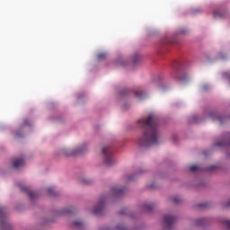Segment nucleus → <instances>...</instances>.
<instances>
[{
    "mask_svg": "<svg viewBox=\"0 0 230 230\" xmlns=\"http://www.w3.org/2000/svg\"><path fill=\"white\" fill-rule=\"evenodd\" d=\"M74 224H75V226H77L82 225V223H80V222H75Z\"/></svg>",
    "mask_w": 230,
    "mask_h": 230,
    "instance_id": "nucleus-21",
    "label": "nucleus"
},
{
    "mask_svg": "<svg viewBox=\"0 0 230 230\" xmlns=\"http://www.w3.org/2000/svg\"><path fill=\"white\" fill-rule=\"evenodd\" d=\"M134 94L137 100H144V98H146V93L141 91V90H136L134 92Z\"/></svg>",
    "mask_w": 230,
    "mask_h": 230,
    "instance_id": "nucleus-7",
    "label": "nucleus"
},
{
    "mask_svg": "<svg viewBox=\"0 0 230 230\" xmlns=\"http://www.w3.org/2000/svg\"><path fill=\"white\" fill-rule=\"evenodd\" d=\"M201 220H206V219H201Z\"/></svg>",
    "mask_w": 230,
    "mask_h": 230,
    "instance_id": "nucleus-28",
    "label": "nucleus"
},
{
    "mask_svg": "<svg viewBox=\"0 0 230 230\" xmlns=\"http://www.w3.org/2000/svg\"><path fill=\"white\" fill-rule=\"evenodd\" d=\"M13 168H21V166H24V158L22 156L15 158L13 161Z\"/></svg>",
    "mask_w": 230,
    "mask_h": 230,
    "instance_id": "nucleus-6",
    "label": "nucleus"
},
{
    "mask_svg": "<svg viewBox=\"0 0 230 230\" xmlns=\"http://www.w3.org/2000/svg\"><path fill=\"white\" fill-rule=\"evenodd\" d=\"M87 150H89V143L84 142L75 146L74 149H71L70 154H72V155H76L78 154H84V152H87Z\"/></svg>",
    "mask_w": 230,
    "mask_h": 230,
    "instance_id": "nucleus-3",
    "label": "nucleus"
},
{
    "mask_svg": "<svg viewBox=\"0 0 230 230\" xmlns=\"http://www.w3.org/2000/svg\"><path fill=\"white\" fill-rule=\"evenodd\" d=\"M104 58H107V54L102 53L98 55V59L99 60H104Z\"/></svg>",
    "mask_w": 230,
    "mask_h": 230,
    "instance_id": "nucleus-13",
    "label": "nucleus"
},
{
    "mask_svg": "<svg viewBox=\"0 0 230 230\" xmlns=\"http://www.w3.org/2000/svg\"><path fill=\"white\" fill-rule=\"evenodd\" d=\"M116 64L117 66H127V64L128 63V60H127L125 58L123 57H119L117 59H116Z\"/></svg>",
    "mask_w": 230,
    "mask_h": 230,
    "instance_id": "nucleus-8",
    "label": "nucleus"
},
{
    "mask_svg": "<svg viewBox=\"0 0 230 230\" xmlns=\"http://www.w3.org/2000/svg\"><path fill=\"white\" fill-rule=\"evenodd\" d=\"M37 195H39V194H38L37 191H35V190H30V191H29V197H30V199H35V197H37Z\"/></svg>",
    "mask_w": 230,
    "mask_h": 230,
    "instance_id": "nucleus-12",
    "label": "nucleus"
},
{
    "mask_svg": "<svg viewBox=\"0 0 230 230\" xmlns=\"http://www.w3.org/2000/svg\"><path fill=\"white\" fill-rule=\"evenodd\" d=\"M146 209H154V205H152V204H146Z\"/></svg>",
    "mask_w": 230,
    "mask_h": 230,
    "instance_id": "nucleus-17",
    "label": "nucleus"
},
{
    "mask_svg": "<svg viewBox=\"0 0 230 230\" xmlns=\"http://www.w3.org/2000/svg\"><path fill=\"white\" fill-rule=\"evenodd\" d=\"M137 62H139V56H137L134 59H133V63L136 64Z\"/></svg>",
    "mask_w": 230,
    "mask_h": 230,
    "instance_id": "nucleus-19",
    "label": "nucleus"
},
{
    "mask_svg": "<svg viewBox=\"0 0 230 230\" xmlns=\"http://www.w3.org/2000/svg\"><path fill=\"white\" fill-rule=\"evenodd\" d=\"M222 78H224V80H226V82H228V84H230V71L229 72H224L222 74Z\"/></svg>",
    "mask_w": 230,
    "mask_h": 230,
    "instance_id": "nucleus-10",
    "label": "nucleus"
},
{
    "mask_svg": "<svg viewBox=\"0 0 230 230\" xmlns=\"http://www.w3.org/2000/svg\"><path fill=\"white\" fill-rule=\"evenodd\" d=\"M209 118H211L212 119H219L220 116H218V114L216 112H211L209 113Z\"/></svg>",
    "mask_w": 230,
    "mask_h": 230,
    "instance_id": "nucleus-11",
    "label": "nucleus"
},
{
    "mask_svg": "<svg viewBox=\"0 0 230 230\" xmlns=\"http://www.w3.org/2000/svg\"><path fill=\"white\" fill-rule=\"evenodd\" d=\"M107 202L106 199H101L98 204L93 208V212L95 215H98V213H100V211H102V209H103V208H105V203Z\"/></svg>",
    "mask_w": 230,
    "mask_h": 230,
    "instance_id": "nucleus-4",
    "label": "nucleus"
},
{
    "mask_svg": "<svg viewBox=\"0 0 230 230\" xmlns=\"http://www.w3.org/2000/svg\"><path fill=\"white\" fill-rule=\"evenodd\" d=\"M119 192H121V190H118Z\"/></svg>",
    "mask_w": 230,
    "mask_h": 230,
    "instance_id": "nucleus-27",
    "label": "nucleus"
},
{
    "mask_svg": "<svg viewBox=\"0 0 230 230\" xmlns=\"http://www.w3.org/2000/svg\"><path fill=\"white\" fill-rule=\"evenodd\" d=\"M227 225L229 226V227H230V221H227Z\"/></svg>",
    "mask_w": 230,
    "mask_h": 230,
    "instance_id": "nucleus-25",
    "label": "nucleus"
},
{
    "mask_svg": "<svg viewBox=\"0 0 230 230\" xmlns=\"http://www.w3.org/2000/svg\"><path fill=\"white\" fill-rule=\"evenodd\" d=\"M213 15L214 17H222V13H220L218 10H216L214 11Z\"/></svg>",
    "mask_w": 230,
    "mask_h": 230,
    "instance_id": "nucleus-14",
    "label": "nucleus"
},
{
    "mask_svg": "<svg viewBox=\"0 0 230 230\" xmlns=\"http://www.w3.org/2000/svg\"><path fill=\"white\" fill-rule=\"evenodd\" d=\"M180 33H181V35H184V33H186V31H181Z\"/></svg>",
    "mask_w": 230,
    "mask_h": 230,
    "instance_id": "nucleus-22",
    "label": "nucleus"
},
{
    "mask_svg": "<svg viewBox=\"0 0 230 230\" xmlns=\"http://www.w3.org/2000/svg\"><path fill=\"white\" fill-rule=\"evenodd\" d=\"M190 172H199V166L192 165L190 167Z\"/></svg>",
    "mask_w": 230,
    "mask_h": 230,
    "instance_id": "nucleus-16",
    "label": "nucleus"
},
{
    "mask_svg": "<svg viewBox=\"0 0 230 230\" xmlns=\"http://www.w3.org/2000/svg\"><path fill=\"white\" fill-rule=\"evenodd\" d=\"M137 123L142 128L149 127V129L144 131L141 137L138 139L139 146L146 147L161 143V133L157 128V116L151 114L146 119H139L137 120Z\"/></svg>",
    "mask_w": 230,
    "mask_h": 230,
    "instance_id": "nucleus-1",
    "label": "nucleus"
},
{
    "mask_svg": "<svg viewBox=\"0 0 230 230\" xmlns=\"http://www.w3.org/2000/svg\"><path fill=\"white\" fill-rule=\"evenodd\" d=\"M204 223H199V226H202Z\"/></svg>",
    "mask_w": 230,
    "mask_h": 230,
    "instance_id": "nucleus-26",
    "label": "nucleus"
},
{
    "mask_svg": "<svg viewBox=\"0 0 230 230\" xmlns=\"http://www.w3.org/2000/svg\"><path fill=\"white\" fill-rule=\"evenodd\" d=\"M47 192L49 193V195H51V193H53V188H48Z\"/></svg>",
    "mask_w": 230,
    "mask_h": 230,
    "instance_id": "nucleus-18",
    "label": "nucleus"
},
{
    "mask_svg": "<svg viewBox=\"0 0 230 230\" xmlns=\"http://www.w3.org/2000/svg\"><path fill=\"white\" fill-rule=\"evenodd\" d=\"M227 144L226 140H222L221 142L216 143V146H224V145Z\"/></svg>",
    "mask_w": 230,
    "mask_h": 230,
    "instance_id": "nucleus-15",
    "label": "nucleus"
},
{
    "mask_svg": "<svg viewBox=\"0 0 230 230\" xmlns=\"http://www.w3.org/2000/svg\"><path fill=\"white\" fill-rule=\"evenodd\" d=\"M102 155L105 166H114L118 163V160L114 157V151L110 146L102 147Z\"/></svg>",
    "mask_w": 230,
    "mask_h": 230,
    "instance_id": "nucleus-2",
    "label": "nucleus"
},
{
    "mask_svg": "<svg viewBox=\"0 0 230 230\" xmlns=\"http://www.w3.org/2000/svg\"><path fill=\"white\" fill-rule=\"evenodd\" d=\"M24 125H28V121L25 120V121H24Z\"/></svg>",
    "mask_w": 230,
    "mask_h": 230,
    "instance_id": "nucleus-23",
    "label": "nucleus"
},
{
    "mask_svg": "<svg viewBox=\"0 0 230 230\" xmlns=\"http://www.w3.org/2000/svg\"><path fill=\"white\" fill-rule=\"evenodd\" d=\"M173 202H178V200L176 199H173Z\"/></svg>",
    "mask_w": 230,
    "mask_h": 230,
    "instance_id": "nucleus-24",
    "label": "nucleus"
},
{
    "mask_svg": "<svg viewBox=\"0 0 230 230\" xmlns=\"http://www.w3.org/2000/svg\"><path fill=\"white\" fill-rule=\"evenodd\" d=\"M175 220H177V217L172 214H167L164 217V222L167 224V226H172Z\"/></svg>",
    "mask_w": 230,
    "mask_h": 230,
    "instance_id": "nucleus-5",
    "label": "nucleus"
},
{
    "mask_svg": "<svg viewBox=\"0 0 230 230\" xmlns=\"http://www.w3.org/2000/svg\"><path fill=\"white\" fill-rule=\"evenodd\" d=\"M191 77L188 75H185L183 77H179V80L181 84H186V82H190Z\"/></svg>",
    "mask_w": 230,
    "mask_h": 230,
    "instance_id": "nucleus-9",
    "label": "nucleus"
},
{
    "mask_svg": "<svg viewBox=\"0 0 230 230\" xmlns=\"http://www.w3.org/2000/svg\"><path fill=\"white\" fill-rule=\"evenodd\" d=\"M177 136H173V137H171V139L172 140V141H177Z\"/></svg>",
    "mask_w": 230,
    "mask_h": 230,
    "instance_id": "nucleus-20",
    "label": "nucleus"
}]
</instances>
